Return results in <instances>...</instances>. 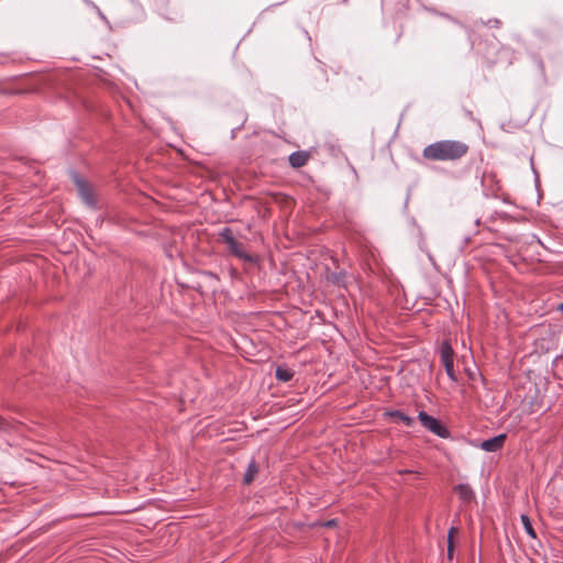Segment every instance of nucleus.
Segmentation results:
<instances>
[{"instance_id": "dca6fc26", "label": "nucleus", "mask_w": 563, "mask_h": 563, "mask_svg": "<svg viewBox=\"0 0 563 563\" xmlns=\"http://www.w3.org/2000/svg\"><path fill=\"white\" fill-rule=\"evenodd\" d=\"M334 525H335V520H334V519L329 520V521H327V522H325V526H327V527H332V526H334Z\"/></svg>"}, {"instance_id": "aec40b11", "label": "nucleus", "mask_w": 563, "mask_h": 563, "mask_svg": "<svg viewBox=\"0 0 563 563\" xmlns=\"http://www.w3.org/2000/svg\"><path fill=\"white\" fill-rule=\"evenodd\" d=\"M344 2H346L347 0H343Z\"/></svg>"}, {"instance_id": "a211bd4d", "label": "nucleus", "mask_w": 563, "mask_h": 563, "mask_svg": "<svg viewBox=\"0 0 563 563\" xmlns=\"http://www.w3.org/2000/svg\"><path fill=\"white\" fill-rule=\"evenodd\" d=\"M559 310H563V302L559 306Z\"/></svg>"}, {"instance_id": "f03ea898", "label": "nucleus", "mask_w": 563, "mask_h": 563, "mask_svg": "<svg viewBox=\"0 0 563 563\" xmlns=\"http://www.w3.org/2000/svg\"><path fill=\"white\" fill-rule=\"evenodd\" d=\"M219 238L222 242H224L227 244L228 252L231 255H233L244 262H249V263L255 262V257L250 255L249 253H246L243 245L234 239L232 230L230 228H228V227L222 228L221 231L219 232Z\"/></svg>"}, {"instance_id": "39448f33", "label": "nucleus", "mask_w": 563, "mask_h": 563, "mask_svg": "<svg viewBox=\"0 0 563 563\" xmlns=\"http://www.w3.org/2000/svg\"><path fill=\"white\" fill-rule=\"evenodd\" d=\"M440 357L441 363L445 368V373L450 380L456 382L457 377L454 372V362H453V350L448 342H443L440 347Z\"/></svg>"}, {"instance_id": "9d476101", "label": "nucleus", "mask_w": 563, "mask_h": 563, "mask_svg": "<svg viewBox=\"0 0 563 563\" xmlns=\"http://www.w3.org/2000/svg\"><path fill=\"white\" fill-rule=\"evenodd\" d=\"M275 376L278 380L287 383L294 377V372L285 366H277Z\"/></svg>"}, {"instance_id": "6ab92c4d", "label": "nucleus", "mask_w": 563, "mask_h": 563, "mask_svg": "<svg viewBox=\"0 0 563 563\" xmlns=\"http://www.w3.org/2000/svg\"><path fill=\"white\" fill-rule=\"evenodd\" d=\"M401 473H411V471H409V470H405V471H402Z\"/></svg>"}, {"instance_id": "f3484780", "label": "nucleus", "mask_w": 563, "mask_h": 563, "mask_svg": "<svg viewBox=\"0 0 563 563\" xmlns=\"http://www.w3.org/2000/svg\"><path fill=\"white\" fill-rule=\"evenodd\" d=\"M97 10H98V14H99V16H100L102 20L107 21V19H106V16L103 15V13H102L98 8H97Z\"/></svg>"}, {"instance_id": "f257e3e1", "label": "nucleus", "mask_w": 563, "mask_h": 563, "mask_svg": "<svg viewBox=\"0 0 563 563\" xmlns=\"http://www.w3.org/2000/svg\"><path fill=\"white\" fill-rule=\"evenodd\" d=\"M468 151V146L456 140H442L429 144L422 151V156L429 161H457Z\"/></svg>"}, {"instance_id": "9b49d317", "label": "nucleus", "mask_w": 563, "mask_h": 563, "mask_svg": "<svg viewBox=\"0 0 563 563\" xmlns=\"http://www.w3.org/2000/svg\"><path fill=\"white\" fill-rule=\"evenodd\" d=\"M388 415L393 418H396L407 427H411L415 422L413 418L409 417L408 415L400 410L390 411Z\"/></svg>"}, {"instance_id": "423d86ee", "label": "nucleus", "mask_w": 563, "mask_h": 563, "mask_svg": "<svg viewBox=\"0 0 563 563\" xmlns=\"http://www.w3.org/2000/svg\"><path fill=\"white\" fill-rule=\"evenodd\" d=\"M506 434L501 433L490 439L484 440L479 448L486 452H497L504 446Z\"/></svg>"}, {"instance_id": "20e7f679", "label": "nucleus", "mask_w": 563, "mask_h": 563, "mask_svg": "<svg viewBox=\"0 0 563 563\" xmlns=\"http://www.w3.org/2000/svg\"><path fill=\"white\" fill-rule=\"evenodd\" d=\"M71 179L82 201L89 207H95L96 199L90 185L75 172H71Z\"/></svg>"}, {"instance_id": "0eeeda50", "label": "nucleus", "mask_w": 563, "mask_h": 563, "mask_svg": "<svg viewBox=\"0 0 563 563\" xmlns=\"http://www.w3.org/2000/svg\"><path fill=\"white\" fill-rule=\"evenodd\" d=\"M454 492L459 495L463 503H471L475 498V493L468 484H459L454 487Z\"/></svg>"}, {"instance_id": "6e6552de", "label": "nucleus", "mask_w": 563, "mask_h": 563, "mask_svg": "<svg viewBox=\"0 0 563 563\" xmlns=\"http://www.w3.org/2000/svg\"><path fill=\"white\" fill-rule=\"evenodd\" d=\"M308 161V155L305 152H294L289 155V164L292 167H302Z\"/></svg>"}, {"instance_id": "f8f14e48", "label": "nucleus", "mask_w": 563, "mask_h": 563, "mask_svg": "<svg viewBox=\"0 0 563 563\" xmlns=\"http://www.w3.org/2000/svg\"><path fill=\"white\" fill-rule=\"evenodd\" d=\"M520 519H521V523L523 526V529H525L526 533L530 538H533V539L537 538V533H536V531H534V529L532 527L530 518L527 515H521Z\"/></svg>"}, {"instance_id": "4468645a", "label": "nucleus", "mask_w": 563, "mask_h": 563, "mask_svg": "<svg viewBox=\"0 0 563 563\" xmlns=\"http://www.w3.org/2000/svg\"><path fill=\"white\" fill-rule=\"evenodd\" d=\"M344 273L343 272H340V273H333L331 275V280L335 284L340 283L342 277H343Z\"/></svg>"}, {"instance_id": "2eb2a0df", "label": "nucleus", "mask_w": 563, "mask_h": 563, "mask_svg": "<svg viewBox=\"0 0 563 563\" xmlns=\"http://www.w3.org/2000/svg\"><path fill=\"white\" fill-rule=\"evenodd\" d=\"M489 26H499L500 24V21L497 20V19H493V20H489L488 23H487Z\"/></svg>"}, {"instance_id": "ddd939ff", "label": "nucleus", "mask_w": 563, "mask_h": 563, "mask_svg": "<svg viewBox=\"0 0 563 563\" xmlns=\"http://www.w3.org/2000/svg\"><path fill=\"white\" fill-rule=\"evenodd\" d=\"M452 532H453V528L449 531L448 555L450 559H452V555H453V545H452V541H451Z\"/></svg>"}, {"instance_id": "1a4fd4ad", "label": "nucleus", "mask_w": 563, "mask_h": 563, "mask_svg": "<svg viewBox=\"0 0 563 563\" xmlns=\"http://www.w3.org/2000/svg\"><path fill=\"white\" fill-rule=\"evenodd\" d=\"M258 473V466L256 465V463L254 461H251L249 463V466L244 473V477H243V482L244 484L249 485L253 482V479L255 478V476L257 475Z\"/></svg>"}, {"instance_id": "7ed1b4c3", "label": "nucleus", "mask_w": 563, "mask_h": 563, "mask_svg": "<svg viewBox=\"0 0 563 563\" xmlns=\"http://www.w3.org/2000/svg\"><path fill=\"white\" fill-rule=\"evenodd\" d=\"M418 419L421 422V424L433 434L442 439L449 438V430L437 418L428 415L424 411H420L418 415Z\"/></svg>"}]
</instances>
